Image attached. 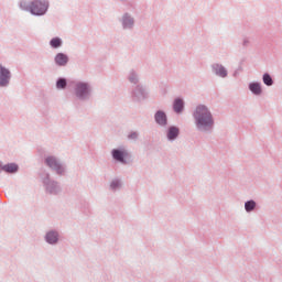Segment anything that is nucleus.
Returning a JSON list of instances; mask_svg holds the SVG:
<instances>
[{"instance_id": "obj_7", "label": "nucleus", "mask_w": 282, "mask_h": 282, "mask_svg": "<svg viewBox=\"0 0 282 282\" xmlns=\"http://www.w3.org/2000/svg\"><path fill=\"white\" fill-rule=\"evenodd\" d=\"M126 155H127V152H124V151H120V150L112 151V158H113V160H117L118 162H124Z\"/></svg>"}, {"instance_id": "obj_18", "label": "nucleus", "mask_w": 282, "mask_h": 282, "mask_svg": "<svg viewBox=\"0 0 282 282\" xmlns=\"http://www.w3.org/2000/svg\"><path fill=\"white\" fill-rule=\"evenodd\" d=\"M62 41H61V39H58V37H55V39H52L51 40V46L52 47H61V45H62Z\"/></svg>"}, {"instance_id": "obj_14", "label": "nucleus", "mask_w": 282, "mask_h": 282, "mask_svg": "<svg viewBox=\"0 0 282 282\" xmlns=\"http://www.w3.org/2000/svg\"><path fill=\"white\" fill-rule=\"evenodd\" d=\"M249 89L250 91H252V94H256L257 96L261 94V85H259L258 83L250 84Z\"/></svg>"}, {"instance_id": "obj_23", "label": "nucleus", "mask_w": 282, "mask_h": 282, "mask_svg": "<svg viewBox=\"0 0 282 282\" xmlns=\"http://www.w3.org/2000/svg\"><path fill=\"white\" fill-rule=\"evenodd\" d=\"M21 8H23V4H20Z\"/></svg>"}, {"instance_id": "obj_15", "label": "nucleus", "mask_w": 282, "mask_h": 282, "mask_svg": "<svg viewBox=\"0 0 282 282\" xmlns=\"http://www.w3.org/2000/svg\"><path fill=\"white\" fill-rule=\"evenodd\" d=\"M131 25H133V19H131V17H129V15H124L123 26L124 28H131Z\"/></svg>"}, {"instance_id": "obj_9", "label": "nucleus", "mask_w": 282, "mask_h": 282, "mask_svg": "<svg viewBox=\"0 0 282 282\" xmlns=\"http://www.w3.org/2000/svg\"><path fill=\"white\" fill-rule=\"evenodd\" d=\"M2 171H6L7 173H17L19 171V165L14 163L7 164L2 167Z\"/></svg>"}, {"instance_id": "obj_4", "label": "nucleus", "mask_w": 282, "mask_h": 282, "mask_svg": "<svg viewBox=\"0 0 282 282\" xmlns=\"http://www.w3.org/2000/svg\"><path fill=\"white\" fill-rule=\"evenodd\" d=\"M87 94H89V86H87V84H84V83L77 84L76 96L78 98H85Z\"/></svg>"}, {"instance_id": "obj_2", "label": "nucleus", "mask_w": 282, "mask_h": 282, "mask_svg": "<svg viewBox=\"0 0 282 282\" xmlns=\"http://www.w3.org/2000/svg\"><path fill=\"white\" fill-rule=\"evenodd\" d=\"M30 10L32 14H45L47 12V2L35 0L31 3Z\"/></svg>"}, {"instance_id": "obj_21", "label": "nucleus", "mask_w": 282, "mask_h": 282, "mask_svg": "<svg viewBox=\"0 0 282 282\" xmlns=\"http://www.w3.org/2000/svg\"><path fill=\"white\" fill-rule=\"evenodd\" d=\"M130 138H132V139H135V138H138V133H132V134H130Z\"/></svg>"}, {"instance_id": "obj_13", "label": "nucleus", "mask_w": 282, "mask_h": 282, "mask_svg": "<svg viewBox=\"0 0 282 282\" xmlns=\"http://www.w3.org/2000/svg\"><path fill=\"white\" fill-rule=\"evenodd\" d=\"M215 72L221 78H226V76L228 75V72H226V68H224L223 66H219V65L215 66Z\"/></svg>"}, {"instance_id": "obj_12", "label": "nucleus", "mask_w": 282, "mask_h": 282, "mask_svg": "<svg viewBox=\"0 0 282 282\" xmlns=\"http://www.w3.org/2000/svg\"><path fill=\"white\" fill-rule=\"evenodd\" d=\"M155 120L158 124H166V115L162 111L156 112Z\"/></svg>"}, {"instance_id": "obj_22", "label": "nucleus", "mask_w": 282, "mask_h": 282, "mask_svg": "<svg viewBox=\"0 0 282 282\" xmlns=\"http://www.w3.org/2000/svg\"><path fill=\"white\" fill-rule=\"evenodd\" d=\"M131 83H135V78L130 77Z\"/></svg>"}, {"instance_id": "obj_10", "label": "nucleus", "mask_w": 282, "mask_h": 282, "mask_svg": "<svg viewBox=\"0 0 282 282\" xmlns=\"http://www.w3.org/2000/svg\"><path fill=\"white\" fill-rule=\"evenodd\" d=\"M46 241L47 243H56V241H58V234L50 231L48 234H46Z\"/></svg>"}, {"instance_id": "obj_1", "label": "nucleus", "mask_w": 282, "mask_h": 282, "mask_svg": "<svg viewBox=\"0 0 282 282\" xmlns=\"http://www.w3.org/2000/svg\"><path fill=\"white\" fill-rule=\"evenodd\" d=\"M197 127H213V115L206 106H198L194 112Z\"/></svg>"}, {"instance_id": "obj_16", "label": "nucleus", "mask_w": 282, "mask_h": 282, "mask_svg": "<svg viewBox=\"0 0 282 282\" xmlns=\"http://www.w3.org/2000/svg\"><path fill=\"white\" fill-rule=\"evenodd\" d=\"M256 206H257V204L253 200H249L245 204V208H246L247 213H250V210H254Z\"/></svg>"}, {"instance_id": "obj_11", "label": "nucleus", "mask_w": 282, "mask_h": 282, "mask_svg": "<svg viewBox=\"0 0 282 282\" xmlns=\"http://www.w3.org/2000/svg\"><path fill=\"white\" fill-rule=\"evenodd\" d=\"M177 135H180V129H177L175 127H171L167 132L169 140H175V138H177Z\"/></svg>"}, {"instance_id": "obj_6", "label": "nucleus", "mask_w": 282, "mask_h": 282, "mask_svg": "<svg viewBox=\"0 0 282 282\" xmlns=\"http://www.w3.org/2000/svg\"><path fill=\"white\" fill-rule=\"evenodd\" d=\"M68 62H69V57H67V55H65L63 53H58L55 56V63H56V65H59L61 67L67 65Z\"/></svg>"}, {"instance_id": "obj_19", "label": "nucleus", "mask_w": 282, "mask_h": 282, "mask_svg": "<svg viewBox=\"0 0 282 282\" xmlns=\"http://www.w3.org/2000/svg\"><path fill=\"white\" fill-rule=\"evenodd\" d=\"M263 83L264 85L271 86L272 85V77H270L268 74L263 75Z\"/></svg>"}, {"instance_id": "obj_3", "label": "nucleus", "mask_w": 282, "mask_h": 282, "mask_svg": "<svg viewBox=\"0 0 282 282\" xmlns=\"http://www.w3.org/2000/svg\"><path fill=\"white\" fill-rule=\"evenodd\" d=\"M10 83V70L0 64V87H6Z\"/></svg>"}, {"instance_id": "obj_5", "label": "nucleus", "mask_w": 282, "mask_h": 282, "mask_svg": "<svg viewBox=\"0 0 282 282\" xmlns=\"http://www.w3.org/2000/svg\"><path fill=\"white\" fill-rule=\"evenodd\" d=\"M46 164L51 169H54L55 171H57V173H63V167L61 166V164L58 163V161H56V159L54 156H48L46 159Z\"/></svg>"}, {"instance_id": "obj_8", "label": "nucleus", "mask_w": 282, "mask_h": 282, "mask_svg": "<svg viewBox=\"0 0 282 282\" xmlns=\"http://www.w3.org/2000/svg\"><path fill=\"white\" fill-rule=\"evenodd\" d=\"M173 108L176 113H182V110L184 109V100L175 99Z\"/></svg>"}, {"instance_id": "obj_17", "label": "nucleus", "mask_w": 282, "mask_h": 282, "mask_svg": "<svg viewBox=\"0 0 282 282\" xmlns=\"http://www.w3.org/2000/svg\"><path fill=\"white\" fill-rule=\"evenodd\" d=\"M57 89H65V87H67V80L61 78L57 80L56 84Z\"/></svg>"}, {"instance_id": "obj_20", "label": "nucleus", "mask_w": 282, "mask_h": 282, "mask_svg": "<svg viewBox=\"0 0 282 282\" xmlns=\"http://www.w3.org/2000/svg\"><path fill=\"white\" fill-rule=\"evenodd\" d=\"M110 186L111 188H118V186H120V181H113Z\"/></svg>"}]
</instances>
